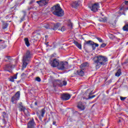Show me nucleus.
<instances>
[{"label":"nucleus","instance_id":"nucleus-29","mask_svg":"<svg viewBox=\"0 0 128 128\" xmlns=\"http://www.w3.org/2000/svg\"><path fill=\"white\" fill-rule=\"evenodd\" d=\"M8 23H4L2 26L3 30H6V28H8Z\"/></svg>","mask_w":128,"mask_h":128},{"label":"nucleus","instance_id":"nucleus-32","mask_svg":"<svg viewBox=\"0 0 128 128\" xmlns=\"http://www.w3.org/2000/svg\"><path fill=\"white\" fill-rule=\"evenodd\" d=\"M36 82H40L42 81V80H40V77H36Z\"/></svg>","mask_w":128,"mask_h":128},{"label":"nucleus","instance_id":"nucleus-5","mask_svg":"<svg viewBox=\"0 0 128 128\" xmlns=\"http://www.w3.org/2000/svg\"><path fill=\"white\" fill-rule=\"evenodd\" d=\"M20 98V92L18 91L16 94L12 96L11 98V102L13 104H16L18 100H19Z\"/></svg>","mask_w":128,"mask_h":128},{"label":"nucleus","instance_id":"nucleus-48","mask_svg":"<svg viewBox=\"0 0 128 128\" xmlns=\"http://www.w3.org/2000/svg\"><path fill=\"white\" fill-rule=\"evenodd\" d=\"M48 42L46 43V45H48Z\"/></svg>","mask_w":128,"mask_h":128},{"label":"nucleus","instance_id":"nucleus-37","mask_svg":"<svg viewBox=\"0 0 128 128\" xmlns=\"http://www.w3.org/2000/svg\"><path fill=\"white\" fill-rule=\"evenodd\" d=\"M106 46V44H101L100 46L101 48H104V46Z\"/></svg>","mask_w":128,"mask_h":128},{"label":"nucleus","instance_id":"nucleus-14","mask_svg":"<svg viewBox=\"0 0 128 128\" xmlns=\"http://www.w3.org/2000/svg\"><path fill=\"white\" fill-rule=\"evenodd\" d=\"M37 4H39V6H44L47 4L48 2H46V0H40L36 2Z\"/></svg>","mask_w":128,"mask_h":128},{"label":"nucleus","instance_id":"nucleus-11","mask_svg":"<svg viewBox=\"0 0 128 128\" xmlns=\"http://www.w3.org/2000/svg\"><path fill=\"white\" fill-rule=\"evenodd\" d=\"M61 98L63 100H68L70 98V95L68 94H64L62 95Z\"/></svg>","mask_w":128,"mask_h":128},{"label":"nucleus","instance_id":"nucleus-8","mask_svg":"<svg viewBox=\"0 0 128 128\" xmlns=\"http://www.w3.org/2000/svg\"><path fill=\"white\" fill-rule=\"evenodd\" d=\"M128 10V1H125L120 6V10L126 12Z\"/></svg>","mask_w":128,"mask_h":128},{"label":"nucleus","instance_id":"nucleus-25","mask_svg":"<svg viewBox=\"0 0 128 128\" xmlns=\"http://www.w3.org/2000/svg\"><path fill=\"white\" fill-rule=\"evenodd\" d=\"M91 46L92 48V50H96V48H98V44L96 43H94V42L93 45H91Z\"/></svg>","mask_w":128,"mask_h":128},{"label":"nucleus","instance_id":"nucleus-39","mask_svg":"<svg viewBox=\"0 0 128 128\" xmlns=\"http://www.w3.org/2000/svg\"><path fill=\"white\" fill-rule=\"evenodd\" d=\"M12 78H13L14 80H16V78H18V76L15 75L14 76H12Z\"/></svg>","mask_w":128,"mask_h":128},{"label":"nucleus","instance_id":"nucleus-13","mask_svg":"<svg viewBox=\"0 0 128 128\" xmlns=\"http://www.w3.org/2000/svg\"><path fill=\"white\" fill-rule=\"evenodd\" d=\"M77 108H78V110H84V104H82V102H78Z\"/></svg>","mask_w":128,"mask_h":128},{"label":"nucleus","instance_id":"nucleus-18","mask_svg":"<svg viewBox=\"0 0 128 128\" xmlns=\"http://www.w3.org/2000/svg\"><path fill=\"white\" fill-rule=\"evenodd\" d=\"M71 6L72 8H78L80 4H78V2L75 1V2H73L72 3Z\"/></svg>","mask_w":128,"mask_h":128},{"label":"nucleus","instance_id":"nucleus-10","mask_svg":"<svg viewBox=\"0 0 128 128\" xmlns=\"http://www.w3.org/2000/svg\"><path fill=\"white\" fill-rule=\"evenodd\" d=\"M61 26L62 24L60 23H56V24H51V30H56Z\"/></svg>","mask_w":128,"mask_h":128},{"label":"nucleus","instance_id":"nucleus-28","mask_svg":"<svg viewBox=\"0 0 128 128\" xmlns=\"http://www.w3.org/2000/svg\"><path fill=\"white\" fill-rule=\"evenodd\" d=\"M51 25H52V24H50V25H49V24H46L44 26V28H46V29L50 28V27L52 26Z\"/></svg>","mask_w":128,"mask_h":128},{"label":"nucleus","instance_id":"nucleus-22","mask_svg":"<svg viewBox=\"0 0 128 128\" xmlns=\"http://www.w3.org/2000/svg\"><path fill=\"white\" fill-rule=\"evenodd\" d=\"M86 66H88V62L82 63L80 66V68H82V70H84V68H86Z\"/></svg>","mask_w":128,"mask_h":128},{"label":"nucleus","instance_id":"nucleus-47","mask_svg":"<svg viewBox=\"0 0 128 128\" xmlns=\"http://www.w3.org/2000/svg\"><path fill=\"white\" fill-rule=\"evenodd\" d=\"M7 58H8V60H10V57L8 56Z\"/></svg>","mask_w":128,"mask_h":128},{"label":"nucleus","instance_id":"nucleus-38","mask_svg":"<svg viewBox=\"0 0 128 128\" xmlns=\"http://www.w3.org/2000/svg\"><path fill=\"white\" fill-rule=\"evenodd\" d=\"M120 100H126V97H120Z\"/></svg>","mask_w":128,"mask_h":128},{"label":"nucleus","instance_id":"nucleus-21","mask_svg":"<svg viewBox=\"0 0 128 128\" xmlns=\"http://www.w3.org/2000/svg\"><path fill=\"white\" fill-rule=\"evenodd\" d=\"M24 40L25 42V44L26 46L28 47L30 46V41L28 40V38H24Z\"/></svg>","mask_w":128,"mask_h":128},{"label":"nucleus","instance_id":"nucleus-7","mask_svg":"<svg viewBox=\"0 0 128 128\" xmlns=\"http://www.w3.org/2000/svg\"><path fill=\"white\" fill-rule=\"evenodd\" d=\"M88 8H90V10H91L92 12H98V8H100V4L96 3L92 5V6H89Z\"/></svg>","mask_w":128,"mask_h":128},{"label":"nucleus","instance_id":"nucleus-27","mask_svg":"<svg viewBox=\"0 0 128 128\" xmlns=\"http://www.w3.org/2000/svg\"><path fill=\"white\" fill-rule=\"evenodd\" d=\"M123 30L125 32H128V24H126L124 27Z\"/></svg>","mask_w":128,"mask_h":128},{"label":"nucleus","instance_id":"nucleus-34","mask_svg":"<svg viewBox=\"0 0 128 128\" xmlns=\"http://www.w3.org/2000/svg\"><path fill=\"white\" fill-rule=\"evenodd\" d=\"M26 110H26V108L24 107L21 108V111L22 112H24Z\"/></svg>","mask_w":128,"mask_h":128},{"label":"nucleus","instance_id":"nucleus-12","mask_svg":"<svg viewBox=\"0 0 128 128\" xmlns=\"http://www.w3.org/2000/svg\"><path fill=\"white\" fill-rule=\"evenodd\" d=\"M36 126V123L34 119L29 121L28 124V128H35L34 126Z\"/></svg>","mask_w":128,"mask_h":128},{"label":"nucleus","instance_id":"nucleus-17","mask_svg":"<svg viewBox=\"0 0 128 128\" xmlns=\"http://www.w3.org/2000/svg\"><path fill=\"white\" fill-rule=\"evenodd\" d=\"M40 115H38V118L40 120H42L44 116V114H46V110L43 108L40 111Z\"/></svg>","mask_w":128,"mask_h":128},{"label":"nucleus","instance_id":"nucleus-1","mask_svg":"<svg viewBox=\"0 0 128 128\" xmlns=\"http://www.w3.org/2000/svg\"><path fill=\"white\" fill-rule=\"evenodd\" d=\"M96 68L98 69L102 66L104 64L108 62V58L104 56L99 55L93 58Z\"/></svg>","mask_w":128,"mask_h":128},{"label":"nucleus","instance_id":"nucleus-35","mask_svg":"<svg viewBox=\"0 0 128 128\" xmlns=\"http://www.w3.org/2000/svg\"><path fill=\"white\" fill-rule=\"evenodd\" d=\"M10 82H14V78L10 77Z\"/></svg>","mask_w":128,"mask_h":128},{"label":"nucleus","instance_id":"nucleus-30","mask_svg":"<svg viewBox=\"0 0 128 128\" xmlns=\"http://www.w3.org/2000/svg\"><path fill=\"white\" fill-rule=\"evenodd\" d=\"M108 36H109L110 38V40H114V36L113 34H109Z\"/></svg>","mask_w":128,"mask_h":128},{"label":"nucleus","instance_id":"nucleus-2","mask_svg":"<svg viewBox=\"0 0 128 128\" xmlns=\"http://www.w3.org/2000/svg\"><path fill=\"white\" fill-rule=\"evenodd\" d=\"M31 58L32 54H30V52L28 50L23 56L22 68H26V66L28 64Z\"/></svg>","mask_w":128,"mask_h":128},{"label":"nucleus","instance_id":"nucleus-44","mask_svg":"<svg viewBox=\"0 0 128 128\" xmlns=\"http://www.w3.org/2000/svg\"><path fill=\"white\" fill-rule=\"evenodd\" d=\"M34 104H35V106H38V102H34Z\"/></svg>","mask_w":128,"mask_h":128},{"label":"nucleus","instance_id":"nucleus-45","mask_svg":"<svg viewBox=\"0 0 128 128\" xmlns=\"http://www.w3.org/2000/svg\"><path fill=\"white\" fill-rule=\"evenodd\" d=\"M56 124V122H53V124L54 125V124Z\"/></svg>","mask_w":128,"mask_h":128},{"label":"nucleus","instance_id":"nucleus-4","mask_svg":"<svg viewBox=\"0 0 128 128\" xmlns=\"http://www.w3.org/2000/svg\"><path fill=\"white\" fill-rule=\"evenodd\" d=\"M56 86H66V84H68V82H66V80H56L53 83V86L54 88H56Z\"/></svg>","mask_w":128,"mask_h":128},{"label":"nucleus","instance_id":"nucleus-41","mask_svg":"<svg viewBox=\"0 0 128 128\" xmlns=\"http://www.w3.org/2000/svg\"><path fill=\"white\" fill-rule=\"evenodd\" d=\"M96 97V95H94L90 96H89V98H94Z\"/></svg>","mask_w":128,"mask_h":128},{"label":"nucleus","instance_id":"nucleus-9","mask_svg":"<svg viewBox=\"0 0 128 128\" xmlns=\"http://www.w3.org/2000/svg\"><path fill=\"white\" fill-rule=\"evenodd\" d=\"M50 64L53 68H56V66H58L60 64V61L58 60L55 58L53 60L51 61Z\"/></svg>","mask_w":128,"mask_h":128},{"label":"nucleus","instance_id":"nucleus-23","mask_svg":"<svg viewBox=\"0 0 128 128\" xmlns=\"http://www.w3.org/2000/svg\"><path fill=\"white\" fill-rule=\"evenodd\" d=\"M122 74V70L120 69L118 70V72L116 73V76H120Z\"/></svg>","mask_w":128,"mask_h":128},{"label":"nucleus","instance_id":"nucleus-43","mask_svg":"<svg viewBox=\"0 0 128 128\" xmlns=\"http://www.w3.org/2000/svg\"><path fill=\"white\" fill-rule=\"evenodd\" d=\"M21 76H23V77L26 76V74H25L24 73H22V74Z\"/></svg>","mask_w":128,"mask_h":128},{"label":"nucleus","instance_id":"nucleus-40","mask_svg":"<svg viewBox=\"0 0 128 128\" xmlns=\"http://www.w3.org/2000/svg\"><path fill=\"white\" fill-rule=\"evenodd\" d=\"M2 114H3L4 118H6V112H3Z\"/></svg>","mask_w":128,"mask_h":128},{"label":"nucleus","instance_id":"nucleus-36","mask_svg":"<svg viewBox=\"0 0 128 128\" xmlns=\"http://www.w3.org/2000/svg\"><path fill=\"white\" fill-rule=\"evenodd\" d=\"M34 2H36V0H31L29 4H32Z\"/></svg>","mask_w":128,"mask_h":128},{"label":"nucleus","instance_id":"nucleus-33","mask_svg":"<svg viewBox=\"0 0 128 128\" xmlns=\"http://www.w3.org/2000/svg\"><path fill=\"white\" fill-rule=\"evenodd\" d=\"M96 40H98L100 42H102V38L98 37L96 38Z\"/></svg>","mask_w":128,"mask_h":128},{"label":"nucleus","instance_id":"nucleus-31","mask_svg":"<svg viewBox=\"0 0 128 128\" xmlns=\"http://www.w3.org/2000/svg\"><path fill=\"white\" fill-rule=\"evenodd\" d=\"M58 30H60L61 32H64V30H66V27L63 26L60 28H59Z\"/></svg>","mask_w":128,"mask_h":128},{"label":"nucleus","instance_id":"nucleus-24","mask_svg":"<svg viewBox=\"0 0 128 128\" xmlns=\"http://www.w3.org/2000/svg\"><path fill=\"white\" fill-rule=\"evenodd\" d=\"M98 20H99V22H106V20H106V17H104V18H99Z\"/></svg>","mask_w":128,"mask_h":128},{"label":"nucleus","instance_id":"nucleus-6","mask_svg":"<svg viewBox=\"0 0 128 128\" xmlns=\"http://www.w3.org/2000/svg\"><path fill=\"white\" fill-rule=\"evenodd\" d=\"M59 70H64L68 68V64L67 62H62L58 65Z\"/></svg>","mask_w":128,"mask_h":128},{"label":"nucleus","instance_id":"nucleus-19","mask_svg":"<svg viewBox=\"0 0 128 128\" xmlns=\"http://www.w3.org/2000/svg\"><path fill=\"white\" fill-rule=\"evenodd\" d=\"M77 74L78 76H84V72L82 70H78L77 71Z\"/></svg>","mask_w":128,"mask_h":128},{"label":"nucleus","instance_id":"nucleus-20","mask_svg":"<svg viewBox=\"0 0 128 128\" xmlns=\"http://www.w3.org/2000/svg\"><path fill=\"white\" fill-rule=\"evenodd\" d=\"M74 45L78 48L80 50H82V44H80V43H78L76 41H74Z\"/></svg>","mask_w":128,"mask_h":128},{"label":"nucleus","instance_id":"nucleus-42","mask_svg":"<svg viewBox=\"0 0 128 128\" xmlns=\"http://www.w3.org/2000/svg\"><path fill=\"white\" fill-rule=\"evenodd\" d=\"M2 44H4V42L2 40H0V45H2Z\"/></svg>","mask_w":128,"mask_h":128},{"label":"nucleus","instance_id":"nucleus-15","mask_svg":"<svg viewBox=\"0 0 128 128\" xmlns=\"http://www.w3.org/2000/svg\"><path fill=\"white\" fill-rule=\"evenodd\" d=\"M14 65H12L11 64H7L4 67L5 70L12 72V70H12V68H14Z\"/></svg>","mask_w":128,"mask_h":128},{"label":"nucleus","instance_id":"nucleus-26","mask_svg":"<svg viewBox=\"0 0 128 128\" xmlns=\"http://www.w3.org/2000/svg\"><path fill=\"white\" fill-rule=\"evenodd\" d=\"M68 26L69 28H70V30H72L73 25H72V22H70V21L68 22Z\"/></svg>","mask_w":128,"mask_h":128},{"label":"nucleus","instance_id":"nucleus-3","mask_svg":"<svg viewBox=\"0 0 128 128\" xmlns=\"http://www.w3.org/2000/svg\"><path fill=\"white\" fill-rule=\"evenodd\" d=\"M54 8V10L53 11L52 13L54 16H62L64 14L63 10L62 9L60 6V4H58Z\"/></svg>","mask_w":128,"mask_h":128},{"label":"nucleus","instance_id":"nucleus-46","mask_svg":"<svg viewBox=\"0 0 128 128\" xmlns=\"http://www.w3.org/2000/svg\"><path fill=\"white\" fill-rule=\"evenodd\" d=\"M16 7H13V8H11V10H12V8H16Z\"/></svg>","mask_w":128,"mask_h":128},{"label":"nucleus","instance_id":"nucleus-16","mask_svg":"<svg viewBox=\"0 0 128 128\" xmlns=\"http://www.w3.org/2000/svg\"><path fill=\"white\" fill-rule=\"evenodd\" d=\"M94 42L90 40L88 41H85L84 43V48H86L88 46H93L94 45Z\"/></svg>","mask_w":128,"mask_h":128}]
</instances>
